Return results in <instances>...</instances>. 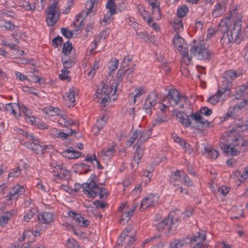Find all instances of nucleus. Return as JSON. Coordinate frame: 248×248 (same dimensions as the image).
I'll use <instances>...</instances> for the list:
<instances>
[{
	"label": "nucleus",
	"instance_id": "19",
	"mask_svg": "<svg viewBox=\"0 0 248 248\" xmlns=\"http://www.w3.org/2000/svg\"><path fill=\"white\" fill-rule=\"evenodd\" d=\"M39 221L44 224H49L54 220V216L52 213L50 212H45L37 215Z\"/></svg>",
	"mask_w": 248,
	"mask_h": 248
},
{
	"label": "nucleus",
	"instance_id": "5",
	"mask_svg": "<svg viewBox=\"0 0 248 248\" xmlns=\"http://www.w3.org/2000/svg\"><path fill=\"white\" fill-rule=\"evenodd\" d=\"M95 0H88L85 3L86 10L82 11L78 15L76 16L73 25L75 28V31L79 30L81 27L84 26L83 22L84 19L87 17L91 13H93V9L94 5Z\"/></svg>",
	"mask_w": 248,
	"mask_h": 248
},
{
	"label": "nucleus",
	"instance_id": "38",
	"mask_svg": "<svg viewBox=\"0 0 248 248\" xmlns=\"http://www.w3.org/2000/svg\"><path fill=\"white\" fill-rule=\"evenodd\" d=\"M188 8L186 5H182L177 10V16L179 18L186 16L188 12Z\"/></svg>",
	"mask_w": 248,
	"mask_h": 248
},
{
	"label": "nucleus",
	"instance_id": "63",
	"mask_svg": "<svg viewBox=\"0 0 248 248\" xmlns=\"http://www.w3.org/2000/svg\"><path fill=\"white\" fill-rule=\"evenodd\" d=\"M248 178V166L245 168L240 177V181L243 182Z\"/></svg>",
	"mask_w": 248,
	"mask_h": 248
},
{
	"label": "nucleus",
	"instance_id": "13",
	"mask_svg": "<svg viewBox=\"0 0 248 248\" xmlns=\"http://www.w3.org/2000/svg\"><path fill=\"white\" fill-rule=\"evenodd\" d=\"M206 236L203 231L197 232L189 238V244L191 247L196 246L201 247L203 245V242L205 240Z\"/></svg>",
	"mask_w": 248,
	"mask_h": 248
},
{
	"label": "nucleus",
	"instance_id": "47",
	"mask_svg": "<svg viewBox=\"0 0 248 248\" xmlns=\"http://www.w3.org/2000/svg\"><path fill=\"white\" fill-rule=\"evenodd\" d=\"M77 166H78V168L82 171L83 173L86 174L90 171L89 166L85 163H81L77 164Z\"/></svg>",
	"mask_w": 248,
	"mask_h": 248
},
{
	"label": "nucleus",
	"instance_id": "54",
	"mask_svg": "<svg viewBox=\"0 0 248 248\" xmlns=\"http://www.w3.org/2000/svg\"><path fill=\"white\" fill-rule=\"evenodd\" d=\"M105 124V120H97L95 125L93 127V130L95 131H100L104 126Z\"/></svg>",
	"mask_w": 248,
	"mask_h": 248
},
{
	"label": "nucleus",
	"instance_id": "10",
	"mask_svg": "<svg viewBox=\"0 0 248 248\" xmlns=\"http://www.w3.org/2000/svg\"><path fill=\"white\" fill-rule=\"evenodd\" d=\"M136 207L137 205L133 204L131 208L129 209L127 203L121 205L119 207L118 211L122 212L121 219L120 220V223L121 224H125L130 220Z\"/></svg>",
	"mask_w": 248,
	"mask_h": 248
},
{
	"label": "nucleus",
	"instance_id": "31",
	"mask_svg": "<svg viewBox=\"0 0 248 248\" xmlns=\"http://www.w3.org/2000/svg\"><path fill=\"white\" fill-rule=\"evenodd\" d=\"M202 49V52L200 54V56H199L200 59L206 61L210 60L212 58L214 53L212 51L208 49L206 45Z\"/></svg>",
	"mask_w": 248,
	"mask_h": 248
},
{
	"label": "nucleus",
	"instance_id": "42",
	"mask_svg": "<svg viewBox=\"0 0 248 248\" xmlns=\"http://www.w3.org/2000/svg\"><path fill=\"white\" fill-rule=\"evenodd\" d=\"M72 49V43L69 41L64 43L62 48V53L63 56H67V54L70 53Z\"/></svg>",
	"mask_w": 248,
	"mask_h": 248
},
{
	"label": "nucleus",
	"instance_id": "40",
	"mask_svg": "<svg viewBox=\"0 0 248 248\" xmlns=\"http://www.w3.org/2000/svg\"><path fill=\"white\" fill-rule=\"evenodd\" d=\"M106 8L109 11L110 16L114 15L116 12L115 0H108L106 4Z\"/></svg>",
	"mask_w": 248,
	"mask_h": 248
},
{
	"label": "nucleus",
	"instance_id": "61",
	"mask_svg": "<svg viewBox=\"0 0 248 248\" xmlns=\"http://www.w3.org/2000/svg\"><path fill=\"white\" fill-rule=\"evenodd\" d=\"M21 173L19 167L16 168L12 170L9 173V177H18Z\"/></svg>",
	"mask_w": 248,
	"mask_h": 248
},
{
	"label": "nucleus",
	"instance_id": "59",
	"mask_svg": "<svg viewBox=\"0 0 248 248\" xmlns=\"http://www.w3.org/2000/svg\"><path fill=\"white\" fill-rule=\"evenodd\" d=\"M61 72L62 74L59 75V78L61 80H64L69 78L68 75L69 71L67 69L64 68L61 70Z\"/></svg>",
	"mask_w": 248,
	"mask_h": 248
},
{
	"label": "nucleus",
	"instance_id": "17",
	"mask_svg": "<svg viewBox=\"0 0 248 248\" xmlns=\"http://www.w3.org/2000/svg\"><path fill=\"white\" fill-rule=\"evenodd\" d=\"M68 215L69 217L73 218L76 223L80 226L86 227L90 223V221L89 220L85 219L80 214L73 211H70L68 212Z\"/></svg>",
	"mask_w": 248,
	"mask_h": 248
},
{
	"label": "nucleus",
	"instance_id": "2",
	"mask_svg": "<svg viewBox=\"0 0 248 248\" xmlns=\"http://www.w3.org/2000/svg\"><path fill=\"white\" fill-rule=\"evenodd\" d=\"M164 101L168 102L170 106L174 108V110L180 108H186L190 101L186 96L183 95L174 88L168 90V93L164 97Z\"/></svg>",
	"mask_w": 248,
	"mask_h": 248
},
{
	"label": "nucleus",
	"instance_id": "15",
	"mask_svg": "<svg viewBox=\"0 0 248 248\" xmlns=\"http://www.w3.org/2000/svg\"><path fill=\"white\" fill-rule=\"evenodd\" d=\"M241 25L242 23L240 22L234 23L232 28L229 31L231 36L232 37L234 42L241 40L242 39Z\"/></svg>",
	"mask_w": 248,
	"mask_h": 248
},
{
	"label": "nucleus",
	"instance_id": "24",
	"mask_svg": "<svg viewBox=\"0 0 248 248\" xmlns=\"http://www.w3.org/2000/svg\"><path fill=\"white\" fill-rule=\"evenodd\" d=\"M219 145L222 150L226 154H230L232 155H236L239 154V152L235 149L234 147L231 146V145L225 144L222 141H220Z\"/></svg>",
	"mask_w": 248,
	"mask_h": 248
},
{
	"label": "nucleus",
	"instance_id": "18",
	"mask_svg": "<svg viewBox=\"0 0 248 248\" xmlns=\"http://www.w3.org/2000/svg\"><path fill=\"white\" fill-rule=\"evenodd\" d=\"M173 44L175 47L180 51L182 52L183 50L188 49V45L185 40L179 35L176 34L173 38Z\"/></svg>",
	"mask_w": 248,
	"mask_h": 248
},
{
	"label": "nucleus",
	"instance_id": "32",
	"mask_svg": "<svg viewBox=\"0 0 248 248\" xmlns=\"http://www.w3.org/2000/svg\"><path fill=\"white\" fill-rule=\"evenodd\" d=\"M112 91V89L109 87L108 85L103 84L101 88H98L96 90V93L100 94L101 96H109L110 93Z\"/></svg>",
	"mask_w": 248,
	"mask_h": 248
},
{
	"label": "nucleus",
	"instance_id": "36",
	"mask_svg": "<svg viewBox=\"0 0 248 248\" xmlns=\"http://www.w3.org/2000/svg\"><path fill=\"white\" fill-rule=\"evenodd\" d=\"M204 153H208V156L211 159H216L219 155L218 151L214 149H209L206 146H204Z\"/></svg>",
	"mask_w": 248,
	"mask_h": 248
},
{
	"label": "nucleus",
	"instance_id": "11",
	"mask_svg": "<svg viewBox=\"0 0 248 248\" xmlns=\"http://www.w3.org/2000/svg\"><path fill=\"white\" fill-rule=\"evenodd\" d=\"M158 202V196L156 194L150 193L142 200L140 209L142 208L144 209L154 207L157 205Z\"/></svg>",
	"mask_w": 248,
	"mask_h": 248
},
{
	"label": "nucleus",
	"instance_id": "35",
	"mask_svg": "<svg viewBox=\"0 0 248 248\" xmlns=\"http://www.w3.org/2000/svg\"><path fill=\"white\" fill-rule=\"evenodd\" d=\"M62 61L64 68L66 69L70 68L75 63V61L74 59H68L67 56H62Z\"/></svg>",
	"mask_w": 248,
	"mask_h": 248
},
{
	"label": "nucleus",
	"instance_id": "21",
	"mask_svg": "<svg viewBox=\"0 0 248 248\" xmlns=\"http://www.w3.org/2000/svg\"><path fill=\"white\" fill-rule=\"evenodd\" d=\"M53 168L57 169L59 170V178L61 179L66 180L69 177V171L63 166V165L61 164H56L54 165V163L50 164Z\"/></svg>",
	"mask_w": 248,
	"mask_h": 248
},
{
	"label": "nucleus",
	"instance_id": "29",
	"mask_svg": "<svg viewBox=\"0 0 248 248\" xmlns=\"http://www.w3.org/2000/svg\"><path fill=\"white\" fill-rule=\"evenodd\" d=\"M77 90L72 87L69 89V92H67L65 93V95L63 97H66L69 102L72 103V106L74 107L75 105V94L77 93Z\"/></svg>",
	"mask_w": 248,
	"mask_h": 248
},
{
	"label": "nucleus",
	"instance_id": "12",
	"mask_svg": "<svg viewBox=\"0 0 248 248\" xmlns=\"http://www.w3.org/2000/svg\"><path fill=\"white\" fill-rule=\"evenodd\" d=\"M177 225L173 221V219L172 217H170V216L164 220H163L161 222L158 223L157 225V229L159 231H162L163 230L166 229L169 230V232H170V231H173L176 228Z\"/></svg>",
	"mask_w": 248,
	"mask_h": 248
},
{
	"label": "nucleus",
	"instance_id": "33",
	"mask_svg": "<svg viewBox=\"0 0 248 248\" xmlns=\"http://www.w3.org/2000/svg\"><path fill=\"white\" fill-rule=\"evenodd\" d=\"M237 142L241 143V147L243 148V151L245 150L248 148V141L241 137L238 136L237 138L235 137V140L232 141V145L234 146H239V143Z\"/></svg>",
	"mask_w": 248,
	"mask_h": 248
},
{
	"label": "nucleus",
	"instance_id": "26",
	"mask_svg": "<svg viewBox=\"0 0 248 248\" xmlns=\"http://www.w3.org/2000/svg\"><path fill=\"white\" fill-rule=\"evenodd\" d=\"M233 125L232 130L236 132H243L248 130V126H247L246 123L244 124L242 120H235L233 123Z\"/></svg>",
	"mask_w": 248,
	"mask_h": 248
},
{
	"label": "nucleus",
	"instance_id": "6",
	"mask_svg": "<svg viewBox=\"0 0 248 248\" xmlns=\"http://www.w3.org/2000/svg\"><path fill=\"white\" fill-rule=\"evenodd\" d=\"M60 8L57 0H54L48 7L46 13V20L49 27L54 26L59 19Z\"/></svg>",
	"mask_w": 248,
	"mask_h": 248
},
{
	"label": "nucleus",
	"instance_id": "20",
	"mask_svg": "<svg viewBox=\"0 0 248 248\" xmlns=\"http://www.w3.org/2000/svg\"><path fill=\"white\" fill-rule=\"evenodd\" d=\"M24 144L29 149H31L37 154H44V150L46 148V146L44 148L37 142H25Z\"/></svg>",
	"mask_w": 248,
	"mask_h": 248
},
{
	"label": "nucleus",
	"instance_id": "57",
	"mask_svg": "<svg viewBox=\"0 0 248 248\" xmlns=\"http://www.w3.org/2000/svg\"><path fill=\"white\" fill-rule=\"evenodd\" d=\"M200 112L201 114H202L206 116H209L212 114V110L207 107H202L201 108Z\"/></svg>",
	"mask_w": 248,
	"mask_h": 248
},
{
	"label": "nucleus",
	"instance_id": "25",
	"mask_svg": "<svg viewBox=\"0 0 248 248\" xmlns=\"http://www.w3.org/2000/svg\"><path fill=\"white\" fill-rule=\"evenodd\" d=\"M16 212L15 210H11L5 212V213L0 217V225L4 226L6 225L12 217L15 215Z\"/></svg>",
	"mask_w": 248,
	"mask_h": 248
},
{
	"label": "nucleus",
	"instance_id": "8",
	"mask_svg": "<svg viewBox=\"0 0 248 248\" xmlns=\"http://www.w3.org/2000/svg\"><path fill=\"white\" fill-rule=\"evenodd\" d=\"M186 108H180L173 110V114L175 115L177 121L186 127H189L192 122L189 118Z\"/></svg>",
	"mask_w": 248,
	"mask_h": 248
},
{
	"label": "nucleus",
	"instance_id": "30",
	"mask_svg": "<svg viewBox=\"0 0 248 248\" xmlns=\"http://www.w3.org/2000/svg\"><path fill=\"white\" fill-rule=\"evenodd\" d=\"M124 76H125L124 69V68H122V67H120L118 70L116 76L114 79V81H116L115 88V90H116L118 85H119L123 81Z\"/></svg>",
	"mask_w": 248,
	"mask_h": 248
},
{
	"label": "nucleus",
	"instance_id": "37",
	"mask_svg": "<svg viewBox=\"0 0 248 248\" xmlns=\"http://www.w3.org/2000/svg\"><path fill=\"white\" fill-rule=\"evenodd\" d=\"M37 208L35 207H32L28 211L27 213L24 216L23 219L26 222H29L31 218L33 217L34 216L37 212Z\"/></svg>",
	"mask_w": 248,
	"mask_h": 248
},
{
	"label": "nucleus",
	"instance_id": "3",
	"mask_svg": "<svg viewBox=\"0 0 248 248\" xmlns=\"http://www.w3.org/2000/svg\"><path fill=\"white\" fill-rule=\"evenodd\" d=\"M95 178V174H92L88 180L89 182L82 184L83 190L89 198H94L99 195L100 199H106L108 196V191L104 187L98 186L94 182Z\"/></svg>",
	"mask_w": 248,
	"mask_h": 248
},
{
	"label": "nucleus",
	"instance_id": "45",
	"mask_svg": "<svg viewBox=\"0 0 248 248\" xmlns=\"http://www.w3.org/2000/svg\"><path fill=\"white\" fill-rule=\"evenodd\" d=\"M135 240L136 238L134 237L133 235L132 237H126L124 241L125 243L124 248H133Z\"/></svg>",
	"mask_w": 248,
	"mask_h": 248
},
{
	"label": "nucleus",
	"instance_id": "41",
	"mask_svg": "<svg viewBox=\"0 0 248 248\" xmlns=\"http://www.w3.org/2000/svg\"><path fill=\"white\" fill-rule=\"evenodd\" d=\"M173 28L178 34V33L183 31V25L181 19H176L173 24Z\"/></svg>",
	"mask_w": 248,
	"mask_h": 248
},
{
	"label": "nucleus",
	"instance_id": "27",
	"mask_svg": "<svg viewBox=\"0 0 248 248\" xmlns=\"http://www.w3.org/2000/svg\"><path fill=\"white\" fill-rule=\"evenodd\" d=\"M242 16L241 13L238 12L237 9H233L230 11V14L228 17V19H232V20L235 22H240L241 23V19Z\"/></svg>",
	"mask_w": 248,
	"mask_h": 248
},
{
	"label": "nucleus",
	"instance_id": "55",
	"mask_svg": "<svg viewBox=\"0 0 248 248\" xmlns=\"http://www.w3.org/2000/svg\"><path fill=\"white\" fill-rule=\"evenodd\" d=\"M222 12V5L220 3L216 4L215 6V9L213 11V15L215 16H217Z\"/></svg>",
	"mask_w": 248,
	"mask_h": 248
},
{
	"label": "nucleus",
	"instance_id": "44",
	"mask_svg": "<svg viewBox=\"0 0 248 248\" xmlns=\"http://www.w3.org/2000/svg\"><path fill=\"white\" fill-rule=\"evenodd\" d=\"M45 2L44 0H35L33 2V10L41 11L44 7Z\"/></svg>",
	"mask_w": 248,
	"mask_h": 248
},
{
	"label": "nucleus",
	"instance_id": "50",
	"mask_svg": "<svg viewBox=\"0 0 248 248\" xmlns=\"http://www.w3.org/2000/svg\"><path fill=\"white\" fill-rule=\"evenodd\" d=\"M118 60L113 58L109 63L108 69L109 70L115 71L118 67Z\"/></svg>",
	"mask_w": 248,
	"mask_h": 248
},
{
	"label": "nucleus",
	"instance_id": "7",
	"mask_svg": "<svg viewBox=\"0 0 248 248\" xmlns=\"http://www.w3.org/2000/svg\"><path fill=\"white\" fill-rule=\"evenodd\" d=\"M186 108L188 110L187 113L189 115L191 121L194 122V126H197L199 128H206L210 126V122L205 120L202 117L200 112H196L194 113L193 106L191 102Z\"/></svg>",
	"mask_w": 248,
	"mask_h": 248
},
{
	"label": "nucleus",
	"instance_id": "14",
	"mask_svg": "<svg viewBox=\"0 0 248 248\" xmlns=\"http://www.w3.org/2000/svg\"><path fill=\"white\" fill-rule=\"evenodd\" d=\"M25 189L23 186L17 185L13 187L12 189L10 191L9 194L6 196V200L10 201L11 200H15L18 197L24 193Z\"/></svg>",
	"mask_w": 248,
	"mask_h": 248
},
{
	"label": "nucleus",
	"instance_id": "22",
	"mask_svg": "<svg viewBox=\"0 0 248 248\" xmlns=\"http://www.w3.org/2000/svg\"><path fill=\"white\" fill-rule=\"evenodd\" d=\"M205 44L204 41L201 40L195 44H194L190 49V52L194 56L198 55L200 56V54L202 52V49L204 48Z\"/></svg>",
	"mask_w": 248,
	"mask_h": 248
},
{
	"label": "nucleus",
	"instance_id": "53",
	"mask_svg": "<svg viewBox=\"0 0 248 248\" xmlns=\"http://www.w3.org/2000/svg\"><path fill=\"white\" fill-rule=\"evenodd\" d=\"M237 92V94L240 93V95L248 93V82L245 85H241L239 86Z\"/></svg>",
	"mask_w": 248,
	"mask_h": 248
},
{
	"label": "nucleus",
	"instance_id": "52",
	"mask_svg": "<svg viewBox=\"0 0 248 248\" xmlns=\"http://www.w3.org/2000/svg\"><path fill=\"white\" fill-rule=\"evenodd\" d=\"M18 110H19V113L18 114V116L20 115V112H22L26 117H28L30 118V113L29 112L28 108L23 105H21L18 106Z\"/></svg>",
	"mask_w": 248,
	"mask_h": 248
},
{
	"label": "nucleus",
	"instance_id": "46",
	"mask_svg": "<svg viewBox=\"0 0 248 248\" xmlns=\"http://www.w3.org/2000/svg\"><path fill=\"white\" fill-rule=\"evenodd\" d=\"M131 231V229L127 227L126 228L124 231L121 233L119 241L121 242H123L125 240V239L127 237H132V235H129V233Z\"/></svg>",
	"mask_w": 248,
	"mask_h": 248
},
{
	"label": "nucleus",
	"instance_id": "43",
	"mask_svg": "<svg viewBox=\"0 0 248 248\" xmlns=\"http://www.w3.org/2000/svg\"><path fill=\"white\" fill-rule=\"evenodd\" d=\"M183 56L182 62L186 65H189L190 64L192 59L191 57L188 55V49H186V50H183L182 52Z\"/></svg>",
	"mask_w": 248,
	"mask_h": 248
},
{
	"label": "nucleus",
	"instance_id": "64",
	"mask_svg": "<svg viewBox=\"0 0 248 248\" xmlns=\"http://www.w3.org/2000/svg\"><path fill=\"white\" fill-rule=\"evenodd\" d=\"M183 244L178 240H175L174 242H171L170 244V248H181Z\"/></svg>",
	"mask_w": 248,
	"mask_h": 248
},
{
	"label": "nucleus",
	"instance_id": "48",
	"mask_svg": "<svg viewBox=\"0 0 248 248\" xmlns=\"http://www.w3.org/2000/svg\"><path fill=\"white\" fill-rule=\"evenodd\" d=\"M132 60V56H126L121 62L120 67L124 69V68L127 67L131 62Z\"/></svg>",
	"mask_w": 248,
	"mask_h": 248
},
{
	"label": "nucleus",
	"instance_id": "58",
	"mask_svg": "<svg viewBox=\"0 0 248 248\" xmlns=\"http://www.w3.org/2000/svg\"><path fill=\"white\" fill-rule=\"evenodd\" d=\"M136 93L133 95L134 102H136V100L139 98L141 95L144 94L145 92L141 88L135 90Z\"/></svg>",
	"mask_w": 248,
	"mask_h": 248
},
{
	"label": "nucleus",
	"instance_id": "60",
	"mask_svg": "<svg viewBox=\"0 0 248 248\" xmlns=\"http://www.w3.org/2000/svg\"><path fill=\"white\" fill-rule=\"evenodd\" d=\"M230 188L225 186H222L218 188V191L223 197H225L229 192Z\"/></svg>",
	"mask_w": 248,
	"mask_h": 248
},
{
	"label": "nucleus",
	"instance_id": "1",
	"mask_svg": "<svg viewBox=\"0 0 248 248\" xmlns=\"http://www.w3.org/2000/svg\"><path fill=\"white\" fill-rule=\"evenodd\" d=\"M151 135V128L143 130L136 129L133 133L132 137L127 141V145L130 146L135 140H137L136 144L137 147L134 153L133 158L130 164L131 167L134 170L138 168L139 164L141 161V158L144 154V148L141 147V145L149 139Z\"/></svg>",
	"mask_w": 248,
	"mask_h": 248
},
{
	"label": "nucleus",
	"instance_id": "28",
	"mask_svg": "<svg viewBox=\"0 0 248 248\" xmlns=\"http://www.w3.org/2000/svg\"><path fill=\"white\" fill-rule=\"evenodd\" d=\"M183 173L184 172L182 171L178 170H176L175 172H172L170 178V183L176 185V182L180 181V179L183 178Z\"/></svg>",
	"mask_w": 248,
	"mask_h": 248
},
{
	"label": "nucleus",
	"instance_id": "49",
	"mask_svg": "<svg viewBox=\"0 0 248 248\" xmlns=\"http://www.w3.org/2000/svg\"><path fill=\"white\" fill-rule=\"evenodd\" d=\"M135 64H133V66L131 68H129L126 70H124V72L125 74V77L127 79V80L131 82V74L135 71Z\"/></svg>",
	"mask_w": 248,
	"mask_h": 248
},
{
	"label": "nucleus",
	"instance_id": "9",
	"mask_svg": "<svg viewBox=\"0 0 248 248\" xmlns=\"http://www.w3.org/2000/svg\"><path fill=\"white\" fill-rule=\"evenodd\" d=\"M242 75V73L240 72H237L236 71L233 70H230L226 71L223 75V80L222 81V84L220 85L221 87H226L228 93H230V89L232 86V81L236 78L239 77Z\"/></svg>",
	"mask_w": 248,
	"mask_h": 248
},
{
	"label": "nucleus",
	"instance_id": "23",
	"mask_svg": "<svg viewBox=\"0 0 248 248\" xmlns=\"http://www.w3.org/2000/svg\"><path fill=\"white\" fill-rule=\"evenodd\" d=\"M158 99V94L154 92L149 93L145 100V107L149 106L154 107L157 103Z\"/></svg>",
	"mask_w": 248,
	"mask_h": 248
},
{
	"label": "nucleus",
	"instance_id": "34",
	"mask_svg": "<svg viewBox=\"0 0 248 248\" xmlns=\"http://www.w3.org/2000/svg\"><path fill=\"white\" fill-rule=\"evenodd\" d=\"M115 153V150L113 147H111L106 150L102 149L101 151V154L103 157V159H105V157L106 158H111L114 155Z\"/></svg>",
	"mask_w": 248,
	"mask_h": 248
},
{
	"label": "nucleus",
	"instance_id": "39",
	"mask_svg": "<svg viewBox=\"0 0 248 248\" xmlns=\"http://www.w3.org/2000/svg\"><path fill=\"white\" fill-rule=\"evenodd\" d=\"M16 108L18 109V106L15 104L9 103L6 104L5 106V109L7 111L13 114L16 118H17L16 112Z\"/></svg>",
	"mask_w": 248,
	"mask_h": 248
},
{
	"label": "nucleus",
	"instance_id": "62",
	"mask_svg": "<svg viewBox=\"0 0 248 248\" xmlns=\"http://www.w3.org/2000/svg\"><path fill=\"white\" fill-rule=\"evenodd\" d=\"M167 121V118L166 117H157L155 119L153 124L154 125H160L161 124Z\"/></svg>",
	"mask_w": 248,
	"mask_h": 248
},
{
	"label": "nucleus",
	"instance_id": "16",
	"mask_svg": "<svg viewBox=\"0 0 248 248\" xmlns=\"http://www.w3.org/2000/svg\"><path fill=\"white\" fill-rule=\"evenodd\" d=\"M228 92L226 87L219 86L217 92L212 96H210L207 101L213 105H216L219 102L224 94Z\"/></svg>",
	"mask_w": 248,
	"mask_h": 248
},
{
	"label": "nucleus",
	"instance_id": "56",
	"mask_svg": "<svg viewBox=\"0 0 248 248\" xmlns=\"http://www.w3.org/2000/svg\"><path fill=\"white\" fill-rule=\"evenodd\" d=\"M61 31L62 34L67 38H71L73 37V32L67 28H62L61 29Z\"/></svg>",
	"mask_w": 248,
	"mask_h": 248
},
{
	"label": "nucleus",
	"instance_id": "51",
	"mask_svg": "<svg viewBox=\"0 0 248 248\" xmlns=\"http://www.w3.org/2000/svg\"><path fill=\"white\" fill-rule=\"evenodd\" d=\"M62 38L58 36L52 39V45L55 47H58L59 46H61L62 45Z\"/></svg>",
	"mask_w": 248,
	"mask_h": 248
},
{
	"label": "nucleus",
	"instance_id": "4",
	"mask_svg": "<svg viewBox=\"0 0 248 248\" xmlns=\"http://www.w3.org/2000/svg\"><path fill=\"white\" fill-rule=\"evenodd\" d=\"M230 21L228 19H224L220 22L217 29V32H219V35H222L220 42L223 46H226L230 45L234 42L233 39L229 32V26Z\"/></svg>",
	"mask_w": 248,
	"mask_h": 248
}]
</instances>
